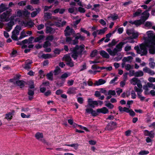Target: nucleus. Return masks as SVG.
I'll use <instances>...</instances> for the list:
<instances>
[{"mask_svg": "<svg viewBox=\"0 0 155 155\" xmlns=\"http://www.w3.org/2000/svg\"><path fill=\"white\" fill-rule=\"evenodd\" d=\"M88 104L92 108H94L95 106H98V103L100 105H101L103 104V102L101 101H92V99L91 98H89L88 99Z\"/></svg>", "mask_w": 155, "mask_h": 155, "instance_id": "obj_1", "label": "nucleus"}, {"mask_svg": "<svg viewBox=\"0 0 155 155\" xmlns=\"http://www.w3.org/2000/svg\"><path fill=\"white\" fill-rule=\"evenodd\" d=\"M118 108L120 112L124 111L126 113H129L130 115L131 116L134 117L136 115L135 113L132 109H129V108L126 107L123 108L122 107L120 106H119Z\"/></svg>", "mask_w": 155, "mask_h": 155, "instance_id": "obj_2", "label": "nucleus"}, {"mask_svg": "<svg viewBox=\"0 0 155 155\" xmlns=\"http://www.w3.org/2000/svg\"><path fill=\"white\" fill-rule=\"evenodd\" d=\"M64 35L67 37L71 35V34H74L75 31L72 28H71L69 26H67L64 30Z\"/></svg>", "mask_w": 155, "mask_h": 155, "instance_id": "obj_3", "label": "nucleus"}, {"mask_svg": "<svg viewBox=\"0 0 155 155\" xmlns=\"http://www.w3.org/2000/svg\"><path fill=\"white\" fill-rule=\"evenodd\" d=\"M142 88H138L136 86H134V88L135 91L137 93V94L138 98L140 99L141 101H143L145 99V97L142 96V95L140 94L143 91Z\"/></svg>", "mask_w": 155, "mask_h": 155, "instance_id": "obj_4", "label": "nucleus"}, {"mask_svg": "<svg viewBox=\"0 0 155 155\" xmlns=\"http://www.w3.org/2000/svg\"><path fill=\"white\" fill-rule=\"evenodd\" d=\"M61 20L60 19V18H58V19L57 20V21L54 22V25L57 27L60 28L61 27L64 26L66 23L65 21L64 20L61 23Z\"/></svg>", "mask_w": 155, "mask_h": 155, "instance_id": "obj_5", "label": "nucleus"}, {"mask_svg": "<svg viewBox=\"0 0 155 155\" xmlns=\"http://www.w3.org/2000/svg\"><path fill=\"white\" fill-rule=\"evenodd\" d=\"M125 43L124 42H120L116 45V48H114V51L117 53L118 52L121 51L122 50V48L123 45L125 44Z\"/></svg>", "mask_w": 155, "mask_h": 155, "instance_id": "obj_6", "label": "nucleus"}, {"mask_svg": "<svg viewBox=\"0 0 155 155\" xmlns=\"http://www.w3.org/2000/svg\"><path fill=\"white\" fill-rule=\"evenodd\" d=\"M35 137L37 139L40 140L43 143H45L46 142L45 139H41V138H43L44 137L43 134L42 133H40V132H37L35 134Z\"/></svg>", "mask_w": 155, "mask_h": 155, "instance_id": "obj_7", "label": "nucleus"}, {"mask_svg": "<svg viewBox=\"0 0 155 155\" xmlns=\"http://www.w3.org/2000/svg\"><path fill=\"white\" fill-rule=\"evenodd\" d=\"M85 110V113H91V115L94 117L97 116L99 114V113H98L97 111H96L91 108H87Z\"/></svg>", "mask_w": 155, "mask_h": 155, "instance_id": "obj_8", "label": "nucleus"}, {"mask_svg": "<svg viewBox=\"0 0 155 155\" xmlns=\"http://www.w3.org/2000/svg\"><path fill=\"white\" fill-rule=\"evenodd\" d=\"M144 134L145 136H148L150 138H153L154 137L155 134L153 130L150 131L147 130H144Z\"/></svg>", "mask_w": 155, "mask_h": 155, "instance_id": "obj_9", "label": "nucleus"}, {"mask_svg": "<svg viewBox=\"0 0 155 155\" xmlns=\"http://www.w3.org/2000/svg\"><path fill=\"white\" fill-rule=\"evenodd\" d=\"M141 14L145 16H141V19L143 22H144L146 20L148 19L150 16L149 13L146 10L141 13Z\"/></svg>", "mask_w": 155, "mask_h": 155, "instance_id": "obj_10", "label": "nucleus"}, {"mask_svg": "<svg viewBox=\"0 0 155 155\" xmlns=\"http://www.w3.org/2000/svg\"><path fill=\"white\" fill-rule=\"evenodd\" d=\"M99 113L105 114L109 112L108 109L106 107H103L101 108H98L96 110Z\"/></svg>", "mask_w": 155, "mask_h": 155, "instance_id": "obj_11", "label": "nucleus"}, {"mask_svg": "<svg viewBox=\"0 0 155 155\" xmlns=\"http://www.w3.org/2000/svg\"><path fill=\"white\" fill-rule=\"evenodd\" d=\"M28 99L31 101L33 98L34 95L35 94L34 90H32L30 89H28Z\"/></svg>", "mask_w": 155, "mask_h": 155, "instance_id": "obj_12", "label": "nucleus"}, {"mask_svg": "<svg viewBox=\"0 0 155 155\" xmlns=\"http://www.w3.org/2000/svg\"><path fill=\"white\" fill-rule=\"evenodd\" d=\"M106 82V81L102 79H100L98 81H95V83L94 84V86H99L102 85Z\"/></svg>", "mask_w": 155, "mask_h": 155, "instance_id": "obj_13", "label": "nucleus"}, {"mask_svg": "<svg viewBox=\"0 0 155 155\" xmlns=\"http://www.w3.org/2000/svg\"><path fill=\"white\" fill-rule=\"evenodd\" d=\"M83 51L82 49H80L79 51H77V54H76V55L75 56L74 55V54H72L71 55V57L72 58H73L74 60H76L78 57L79 55H80L81 57L83 54L82 52Z\"/></svg>", "mask_w": 155, "mask_h": 155, "instance_id": "obj_14", "label": "nucleus"}, {"mask_svg": "<svg viewBox=\"0 0 155 155\" xmlns=\"http://www.w3.org/2000/svg\"><path fill=\"white\" fill-rule=\"evenodd\" d=\"M77 89L75 87H70L68 90L67 93L69 94H75L76 93V90Z\"/></svg>", "mask_w": 155, "mask_h": 155, "instance_id": "obj_15", "label": "nucleus"}, {"mask_svg": "<svg viewBox=\"0 0 155 155\" xmlns=\"http://www.w3.org/2000/svg\"><path fill=\"white\" fill-rule=\"evenodd\" d=\"M25 82L23 80H18L15 82V83L17 85L20 87V88H22L25 86Z\"/></svg>", "mask_w": 155, "mask_h": 155, "instance_id": "obj_16", "label": "nucleus"}, {"mask_svg": "<svg viewBox=\"0 0 155 155\" xmlns=\"http://www.w3.org/2000/svg\"><path fill=\"white\" fill-rule=\"evenodd\" d=\"M55 31V29L53 28L47 26L46 27V33L47 34L49 33H54Z\"/></svg>", "mask_w": 155, "mask_h": 155, "instance_id": "obj_17", "label": "nucleus"}, {"mask_svg": "<svg viewBox=\"0 0 155 155\" xmlns=\"http://www.w3.org/2000/svg\"><path fill=\"white\" fill-rule=\"evenodd\" d=\"M23 23L25 25V27L29 26L30 28H32L34 25V22L31 21H30L27 22L23 21Z\"/></svg>", "mask_w": 155, "mask_h": 155, "instance_id": "obj_18", "label": "nucleus"}, {"mask_svg": "<svg viewBox=\"0 0 155 155\" xmlns=\"http://www.w3.org/2000/svg\"><path fill=\"white\" fill-rule=\"evenodd\" d=\"M100 54L104 58H109L110 57V56L108 53L104 50H102L101 51Z\"/></svg>", "mask_w": 155, "mask_h": 155, "instance_id": "obj_19", "label": "nucleus"}, {"mask_svg": "<svg viewBox=\"0 0 155 155\" xmlns=\"http://www.w3.org/2000/svg\"><path fill=\"white\" fill-rule=\"evenodd\" d=\"M14 112H9L5 114V118L8 120H11L13 115Z\"/></svg>", "mask_w": 155, "mask_h": 155, "instance_id": "obj_20", "label": "nucleus"}, {"mask_svg": "<svg viewBox=\"0 0 155 155\" xmlns=\"http://www.w3.org/2000/svg\"><path fill=\"white\" fill-rule=\"evenodd\" d=\"M138 82H140V80L136 78H132L130 81L131 84L133 85H136Z\"/></svg>", "mask_w": 155, "mask_h": 155, "instance_id": "obj_21", "label": "nucleus"}, {"mask_svg": "<svg viewBox=\"0 0 155 155\" xmlns=\"http://www.w3.org/2000/svg\"><path fill=\"white\" fill-rule=\"evenodd\" d=\"M153 32V31H149L147 32L148 37L150 39V40L153 39L155 38Z\"/></svg>", "mask_w": 155, "mask_h": 155, "instance_id": "obj_22", "label": "nucleus"}, {"mask_svg": "<svg viewBox=\"0 0 155 155\" xmlns=\"http://www.w3.org/2000/svg\"><path fill=\"white\" fill-rule=\"evenodd\" d=\"M45 37V36L44 35H40L38 37L35 38L34 42H39L40 43L41 42L40 41L43 40Z\"/></svg>", "mask_w": 155, "mask_h": 155, "instance_id": "obj_23", "label": "nucleus"}, {"mask_svg": "<svg viewBox=\"0 0 155 155\" xmlns=\"http://www.w3.org/2000/svg\"><path fill=\"white\" fill-rule=\"evenodd\" d=\"M149 52L150 54H155V46L153 45H150L149 46Z\"/></svg>", "mask_w": 155, "mask_h": 155, "instance_id": "obj_24", "label": "nucleus"}, {"mask_svg": "<svg viewBox=\"0 0 155 155\" xmlns=\"http://www.w3.org/2000/svg\"><path fill=\"white\" fill-rule=\"evenodd\" d=\"M61 71L60 68L58 66H57L54 71V75L55 76L58 75L61 72Z\"/></svg>", "mask_w": 155, "mask_h": 155, "instance_id": "obj_25", "label": "nucleus"}, {"mask_svg": "<svg viewBox=\"0 0 155 155\" xmlns=\"http://www.w3.org/2000/svg\"><path fill=\"white\" fill-rule=\"evenodd\" d=\"M144 22H143L141 19V18L139 20H137L134 21V25L137 26L140 25L141 24H143Z\"/></svg>", "mask_w": 155, "mask_h": 155, "instance_id": "obj_26", "label": "nucleus"}, {"mask_svg": "<svg viewBox=\"0 0 155 155\" xmlns=\"http://www.w3.org/2000/svg\"><path fill=\"white\" fill-rule=\"evenodd\" d=\"M79 47L78 45H76L75 47L73 48L72 50V54H74L73 56H75L76 55V54H77V51L79 49Z\"/></svg>", "mask_w": 155, "mask_h": 155, "instance_id": "obj_27", "label": "nucleus"}, {"mask_svg": "<svg viewBox=\"0 0 155 155\" xmlns=\"http://www.w3.org/2000/svg\"><path fill=\"white\" fill-rule=\"evenodd\" d=\"M107 51L110 55L112 56H114L116 55L117 54L116 52H114V49L112 51L110 48H107Z\"/></svg>", "mask_w": 155, "mask_h": 155, "instance_id": "obj_28", "label": "nucleus"}, {"mask_svg": "<svg viewBox=\"0 0 155 155\" xmlns=\"http://www.w3.org/2000/svg\"><path fill=\"white\" fill-rule=\"evenodd\" d=\"M108 102V101H105L104 102L106 103L105 106L110 109L113 108L114 107V105L110 103H107Z\"/></svg>", "mask_w": 155, "mask_h": 155, "instance_id": "obj_29", "label": "nucleus"}, {"mask_svg": "<svg viewBox=\"0 0 155 155\" xmlns=\"http://www.w3.org/2000/svg\"><path fill=\"white\" fill-rule=\"evenodd\" d=\"M46 76L48 80L51 81L53 80V74L52 71L48 73L46 75Z\"/></svg>", "mask_w": 155, "mask_h": 155, "instance_id": "obj_30", "label": "nucleus"}, {"mask_svg": "<svg viewBox=\"0 0 155 155\" xmlns=\"http://www.w3.org/2000/svg\"><path fill=\"white\" fill-rule=\"evenodd\" d=\"M114 129V128L111 124V123L110 122L105 127V130H111Z\"/></svg>", "mask_w": 155, "mask_h": 155, "instance_id": "obj_31", "label": "nucleus"}, {"mask_svg": "<svg viewBox=\"0 0 155 155\" xmlns=\"http://www.w3.org/2000/svg\"><path fill=\"white\" fill-rule=\"evenodd\" d=\"M16 13L17 17H21L22 16L23 11L19 9H18L16 11Z\"/></svg>", "mask_w": 155, "mask_h": 155, "instance_id": "obj_32", "label": "nucleus"}, {"mask_svg": "<svg viewBox=\"0 0 155 155\" xmlns=\"http://www.w3.org/2000/svg\"><path fill=\"white\" fill-rule=\"evenodd\" d=\"M143 75V73L141 71H136L135 72L134 76L136 77H140Z\"/></svg>", "mask_w": 155, "mask_h": 155, "instance_id": "obj_33", "label": "nucleus"}, {"mask_svg": "<svg viewBox=\"0 0 155 155\" xmlns=\"http://www.w3.org/2000/svg\"><path fill=\"white\" fill-rule=\"evenodd\" d=\"M107 28H104L102 29H99L97 30V31L98 32V35H102L104 34L106 31V30Z\"/></svg>", "mask_w": 155, "mask_h": 155, "instance_id": "obj_34", "label": "nucleus"}, {"mask_svg": "<svg viewBox=\"0 0 155 155\" xmlns=\"http://www.w3.org/2000/svg\"><path fill=\"white\" fill-rule=\"evenodd\" d=\"M142 11L140 8H138L137 11H136L134 14V17L138 16L140 15V14L142 13Z\"/></svg>", "mask_w": 155, "mask_h": 155, "instance_id": "obj_35", "label": "nucleus"}, {"mask_svg": "<svg viewBox=\"0 0 155 155\" xmlns=\"http://www.w3.org/2000/svg\"><path fill=\"white\" fill-rule=\"evenodd\" d=\"M66 146L73 147L76 150L78 149L79 145L78 143H73L71 144H66Z\"/></svg>", "mask_w": 155, "mask_h": 155, "instance_id": "obj_36", "label": "nucleus"}, {"mask_svg": "<svg viewBox=\"0 0 155 155\" xmlns=\"http://www.w3.org/2000/svg\"><path fill=\"white\" fill-rule=\"evenodd\" d=\"M132 34V36L129 37V39H136L138 36V34L137 33L133 32Z\"/></svg>", "mask_w": 155, "mask_h": 155, "instance_id": "obj_37", "label": "nucleus"}, {"mask_svg": "<svg viewBox=\"0 0 155 155\" xmlns=\"http://www.w3.org/2000/svg\"><path fill=\"white\" fill-rule=\"evenodd\" d=\"M17 35H15L14 32H12V35L11 36V38L14 40L18 41L19 39L18 38Z\"/></svg>", "mask_w": 155, "mask_h": 155, "instance_id": "obj_38", "label": "nucleus"}, {"mask_svg": "<svg viewBox=\"0 0 155 155\" xmlns=\"http://www.w3.org/2000/svg\"><path fill=\"white\" fill-rule=\"evenodd\" d=\"M51 45V44L50 42H49L48 41H45L43 45V47L44 48H47L49 46H50Z\"/></svg>", "mask_w": 155, "mask_h": 155, "instance_id": "obj_39", "label": "nucleus"}, {"mask_svg": "<svg viewBox=\"0 0 155 155\" xmlns=\"http://www.w3.org/2000/svg\"><path fill=\"white\" fill-rule=\"evenodd\" d=\"M51 14L49 12H45L44 14V17L45 18L48 19L51 18Z\"/></svg>", "mask_w": 155, "mask_h": 155, "instance_id": "obj_40", "label": "nucleus"}, {"mask_svg": "<svg viewBox=\"0 0 155 155\" xmlns=\"http://www.w3.org/2000/svg\"><path fill=\"white\" fill-rule=\"evenodd\" d=\"M42 57L45 59L51 58L52 57L51 55L50 54H43L42 55Z\"/></svg>", "mask_w": 155, "mask_h": 155, "instance_id": "obj_41", "label": "nucleus"}, {"mask_svg": "<svg viewBox=\"0 0 155 155\" xmlns=\"http://www.w3.org/2000/svg\"><path fill=\"white\" fill-rule=\"evenodd\" d=\"M68 76L69 75L67 73H64L61 76L60 78H61V80H64V81H65V79L68 78Z\"/></svg>", "mask_w": 155, "mask_h": 155, "instance_id": "obj_42", "label": "nucleus"}, {"mask_svg": "<svg viewBox=\"0 0 155 155\" xmlns=\"http://www.w3.org/2000/svg\"><path fill=\"white\" fill-rule=\"evenodd\" d=\"M0 9L1 11H2V12L7 10V8L5 7V5L4 4H1L0 5Z\"/></svg>", "mask_w": 155, "mask_h": 155, "instance_id": "obj_43", "label": "nucleus"}, {"mask_svg": "<svg viewBox=\"0 0 155 155\" xmlns=\"http://www.w3.org/2000/svg\"><path fill=\"white\" fill-rule=\"evenodd\" d=\"M27 35L25 34V32L24 31H23L21 32L20 34V36L18 38V39L21 40L23 38L27 36Z\"/></svg>", "mask_w": 155, "mask_h": 155, "instance_id": "obj_44", "label": "nucleus"}, {"mask_svg": "<svg viewBox=\"0 0 155 155\" xmlns=\"http://www.w3.org/2000/svg\"><path fill=\"white\" fill-rule=\"evenodd\" d=\"M65 61L68 62L71 61H72V59L71 57L68 55H66L64 56Z\"/></svg>", "mask_w": 155, "mask_h": 155, "instance_id": "obj_45", "label": "nucleus"}, {"mask_svg": "<svg viewBox=\"0 0 155 155\" xmlns=\"http://www.w3.org/2000/svg\"><path fill=\"white\" fill-rule=\"evenodd\" d=\"M97 51L96 50H95L92 51L91 54L90 56L91 57H94L97 55Z\"/></svg>", "mask_w": 155, "mask_h": 155, "instance_id": "obj_46", "label": "nucleus"}, {"mask_svg": "<svg viewBox=\"0 0 155 155\" xmlns=\"http://www.w3.org/2000/svg\"><path fill=\"white\" fill-rule=\"evenodd\" d=\"M149 153L148 151L141 150L139 153V154L140 155H147Z\"/></svg>", "mask_w": 155, "mask_h": 155, "instance_id": "obj_47", "label": "nucleus"}, {"mask_svg": "<svg viewBox=\"0 0 155 155\" xmlns=\"http://www.w3.org/2000/svg\"><path fill=\"white\" fill-rule=\"evenodd\" d=\"M9 13V12L8 11L3 13L1 15V18L3 19L6 18Z\"/></svg>", "mask_w": 155, "mask_h": 155, "instance_id": "obj_48", "label": "nucleus"}, {"mask_svg": "<svg viewBox=\"0 0 155 155\" xmlns=\"http://www.w3.org/2000/svg\"><path fill=\"white\" fill-rule=\"evenodd\" d=\"M30 13L28 11L25 10L23 11L22 15H24L25 17H28L30 15Z\"/></svg>", "mask_w": 155, "mask_h": 155, "instance_id": "obj_49", "label": "nucleus"}, {"mask_svg": "<svg viewBox=\"0 0 155 155\" xmlns=\"http://www.w3.org/2000/svg\"><path fill=\"white\" fill-rule=\"evenodd\" d=\"M110 18L112 19L114 21L118 19V16L117 14H114L113 15H111Z\"/></svg>", "mask_w": 155, "mask_h": 155, "instance_id": "obj_50", "label": "nucleus"}, {"mask_svg": "<svg viewBox=\"0 0 155 155\" xmlns=\"http://www.w3.org/2000/svg\"><path fill=\"white\" fill-rule=\"evenodd\" d=\"M26 1H22L18 3V5L20 6H23L26 5Z\"/></svg>", "mask_w": 155, "mask_h": 155, "instance_id": "obj_51", "label": "nucleus"}, {"mask_svg": "<svg viewBox=\"0 0 155 155\" xmlns=\"http://www.w3.org/2000/svg\"><path fill=\"white\" fill-rule=\"evenodd\" d=\"M64 82L65 81H64V80H61V81H58L57 84L59 86L61 87L63 85Z\"/></svg>", "mask_w": 155, "mask_h": 155, "instance_id": "obj_52", "label": "nucleus"}, {"mask_svg": "<svg viewBox=\"0 0 155 155\" xmlns=\"http://www.w3.org/2000/svg\"><path fill=\"white\" fill-rule=\"evenodd\" d=\"M109 95H114L116 94V92L114 90H109L108 93Z\"/></svg>", "mask_w": 155, "mask_h": 155, "instance_id": "obj_53", "label": "nucleus"}, {"mask_svg": "<svg viewBox=\"0 0 155 155\" xmlns=\"http://www.w3.org/2000/svg\"><path fill=\"white\" fill-rule=\"evenodd\" d=\"M54 37L53 35H48L47 37L46 38V40L51 41L54 39Z\"/></svg>", "mask_w": 155, "mask_h": 155, "instance_id": "obj_54", "label": "nucleus"}, {"mask_svg": "<svg viewBox=\"0 0 155 155\" xmlns=\"http://www.w3.org/2000/svg\"><path fill=\"white\" fill-rule=\"evenodd\" d=\"M14 22L12 21H10V22L8 23L7 25L8 27L12 28V26L14 25Z\"/></svg>", "mask_w": 155, "mask_h": 155, "instance_id": "obj_55", "label": "nucleus"}, {"mask_svg": "<svg viewBox=\"0 0 155 155\" xmlns=\"http://www.w3.org/2000/svg\"><path fill=\"white\" fill-rule=\"evenodd\" d=\"M131 98L133 99H135L136 97V95L135 91L132 90L131 92Z\"/></svg>", "mask_w": 155, "mask_h": 155, "instance_id": "obj_56", "label": "nucleus"}, {"mask_svg": "<svg viewBox=\"0 0 155 155\" xmlns=\"http://www.w3.org/2000/svg\"><path fill=\"white\" fill-rule=\"evenodd\" d=\"M144 25L146 27H150L152 26V24L150 21H147Z\"/></svg>", "mask_w": 155, "mask_h": 155, "instance_id": "obj_57", "label": "nucleus"}, {"mask_svg": "<svg viewBox=\"0 0 155 155\" xmlns=\"http://www.w3.org/2000/svg\"><path fill=\"white\" fill-rule=\"evenodd\" d=\"M78 11L81 13H84L85 12V10L84 8L81 7L78 8Z\"/></svg>", "mask_w": 155, "mask_h": 155, "instance_id": "obj_58", "label": "nucleus"}, {"mask_svg": "<svg viewBox=\"0 0 155 155\" xmlns=\"http://www.w3.org/2000/svg\"><path fill=\"white\" fill-rule=\"evenodd\" d=\"M143 51H141V56H143L144 55H147V49H145L144 50H142Z\"/></svg>", "mask_w": 155, "mask_h": 155, "instance_id": "obj_59", "label": "nucleus"}, {"mask_svg": "<svg viewBox=\"0 0 155 155\" xmlns=\"http://www.w3.org/2000/svg\"><path fill=\"white\" fill-rule=\"evenodd\" d=\"M77 101L80 104H82L83 103L84 99L82 97H78L77 98Z\"/></svg>", "mask_w": 155, "mask_h": 155, "instance_id": "obj_60", "label": "nucleus"}, {"mask_svg": "<svg viewBox=\"0 0 155 155\" xmlns=\"http://www.w3.org/2000/svg\"><path fill=\"white\" fill-rule=\"evenodd\" d=\"M100 6V5L99 4H94V8H92V10L94 11H96L97 9L96 8L97 7H99Z\"/></svg>", "mask_w": 155, "mask_h": 155, "instance_id": "obj_61", "label": "nucleus"}, {"mask_svg": "<svg viewBox=\"0 0 155 155\" xmlns=\"http://www.w3.org/2000/svg\"><path fill=\"white\" fill-rule=\"evenodd\" d=\"M54 52L55 54H59L61 52V50L58 48H56L54 50Z\"/></svg>", "mask_w": 155, "mask_h": 155, "instance_id": "obj_62", "label": "nucleus"}, {"mask_svg": "<svg viewBox=\"0 0 155 155\" xmlns=\"http://www.w3.org/2000/svg\"><path fill=\"white\" fill-rule=\"evenodd\" d=\"M38 13V12H37L36 11L33 12L31 13V17L32 18L34 17L37 15Z\"/></svg>", "mask_w": 155, "mask_h": 155, "instance_id": "obj_63", "label": "nucleus"}, {"mask_svg": "<svg viewBox=\"0 0 155 155\" xmlns=\"http://www.w3.org/2000/svg\"><path fill=\"white\" fill-rule=\"evenodd\" d=\"M149 42L151 44V45H153V46H155V38L153 39L149 40Z\"/></svg>", "mask_w": 155, "mask_h": 155, "instance_id": "obj_64", "label": "nucleus"}]
</instances>
